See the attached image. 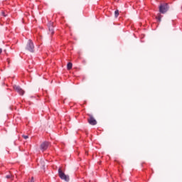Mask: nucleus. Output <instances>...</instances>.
Segmentation results:
<instances>
[{"instance_id": "9d476101", "label": "nucleus", "mask_w": 182, "mask_h": 182, "mask_svg": "<svg viewBox=\"0 0 182 182\" xmlns=\"http://www.w3.org/2000/svg\"><path fill=\"white\" fill-rule=\"evenodd\" d=\"M1 15L2 16H4V18H6V16H8V14L6 13L5 11H2Z\"/></svg>"}, {"instance_id": "f257e3e1", "label": "nucleus", "mask_w": 182, "mask_h": 182, "mask_svg": "<svg viewBox=\"0 0 182 182\" xmlns=\"http://www.w3.org/2000/svg\"><path fill=\"white\" fill-rule=\"evenodd\" d=\"M26 50L28 52H31V53H33L35 52V46L33 45V42L31 40H28L26 46Z\"/></svg>"}, {"instance_id": "39448f33", "label": "nucleus", "mask_w": 182, "mask_h": 182, "mask_svg": "<svg viewBox=\"0 0 182 182\" xmlns=\"http://www.w3.org/2000/svg\"><path fill=\"white\" fill-rule=\"evenodd\" d=\"M14 89L21 96H23V95H25V91L22 88H21L19 85H14Z\"/></svg>"}, {"instance_id": "f8f14e48", "label": "nucleus", "mask_w": 182, "mask_h": 182, "mask_svg": "<svg viewBox=\"0 0 182 182\" xmlns=\"http://www.w3.org/2000/svg\"><path fill=\"white\" fill-rule=\"evenodd\" d=\"M156 19H158L159 22H161V15L159 14V16L156 17Z\"/></svg>"}, {"instance_id": "20e7f679", "label": "nucleus", "mask_w": 182, "mask_h": 182, "mask_svg": "<svg viewBox=\"0 0 182 182\" xmlns=\"http://www.w3.org/2000/svg\"><path fill=\"white\" fill-rule=\"evenodd\" d=\"M168 11V5L167 4H161L159 6V12L161 14H166Z\"/></svg>"}, {"instance_id": "9b49d317", "label": "nucleus", "mask_w": 182, "mask_h": 182, "mask_svg": "<svg viewBox=\"0 0 182 182\" xmlns=\"http://www.w3.org/2000/svg\"><path fill=\"white\" fill-rule=\"evenodd\" d=\"M114 16L115 18H117V16H119V10H116L114 11Z\"/></svg>"}, {"instance_id": "7ed1b4c3", "label": "nucleus", "mask_w": 182, "mask_h": 182, "mask_svg": "<svg viewBox=\"0 0 182 182\" xmlns=\"http://www.w3.org/2000/svg\"><path fill=\"white\" fill-rule=\"evenodd\" d=\"M89 118L87 119V122L89 124H91V126H96L97 124V121L93 117V115L92 114H88Z\"/></svg>"}, {"instance_id": "0eeeda50", "label": "nucleus", "mask_w": 182, "mask_h": 182, "mask_svg": "<svg viewBox=\"0 0 182 182\" xmlns=\"http://www.w3.org/2000/svg\"><path fill=\"white\" fill-rule=\"evenodd\" d=\"M48 32L50 35H53L54 31H53V23H48Z\"/></svg>"}, {"instance_id": "f03ea898", "label": "nucleus", "mask_w": 182, "mask_h": 182, "mask_svg": "<svg viewBox=\"0 0 182 182\" xmlns=\"http://www.w3.org/2000/svg\"><path fill=\"white\" fill-rule=\"evenodd\" d=\"M58 175L61 180H64L65 181H69V176H67L62 171V168H59L58 169Z\"/></svg>"}, {"instance_id": "ddd939ff", "label": "nucleus", "mask_w": 182, "mask_h": 182, "mask_svg": "<svg viewBox=\"0 0 182 182\" xmlns=\"http://www.w3.org/2000/svg\"><path fill=\"white\" fill-rule=\"evenodd\" d=\"M23 139H29V136L28 135H23Z\"/></svg>"}, {"instance_id": "423d86ee", "label": "nucleus", "mask_w": 182, "mask_h": 182, "mask_svg": "<svg viewBox=\"0 0 182 182\" xmlns=\"http://www.w3.org/2000/svg\"><path fill=\"white\" fill-rule=\"evenodd\" d=\"M49 146H50V142L44 141L41 144V150H42V151H45L46 150H48V147H49Z\"/></svg>"}, {"instance_id": "1a4fd4ad", "label": "nucleus", "mask_w": 182, "mask_h": 182, "mask_svg": "<svg viewBox=\"0 0 182 182\" xmlns=\"http://www.w3.org/2000/svg\"><path fill=\"white\" fill-rule=\"evenodd\" d=\"M72 66H73V64H72V63H68L67 65V69L70 70V69H72Z\"/></svg>"}, {"instance_id": "dca6fc26", "label": "nucleus", "mask_w": 182, "mask_h": 182, "mask_svg": "<svg viewBox=\"0 0 182 182\" xmlns=\"http://www.w3.org/2000/svg\"><path fill=\"white\" fill-rule=\"evenodd\" d=\"M1 21H4V18H1Z\"/></svg>"}, {"instance_id": "2eb2a0df", "label": "nucleus", "mask_w": 182, "mask_h": 182, "mask_svg": "<svg viewBox=\"0 0 182 182\" xmlns=\"http://www.w3.org/2000/svg\"><path fill=\"white\" fill-rule=\"evenodd\" d=\"M2 53V48H0V55Z\"/></svg>"}, {"instance_id": "4468645a", "label": "nucleus", "mask_w": 182, "mask_h": 182, "mask_svg": "<svg viewBox=\"0 0 182 182\" xmlns=\"http://www.w3.org/2000/svg\"><path fill=\"white\" fill-rule=\"evenodd\" d=\"M28 182H35V180L33 179V177H32L30 181H28Z\"/></svg>"}, {"instance_id": "6e6552de", "label": "nucleus", "mask_w": 182, "mask_h": 182, "mask_svg": "<svg viewBox=\"0 0 182 182\" xmlns=\"http://www.w3.org/2000/svg\"><path fill=\"white\" fill-rule=\"evenodd\" d=\"M14 175H12L11 173L6 176V178H7L8 180H14Z\"/></svg>"}]
</instances>
